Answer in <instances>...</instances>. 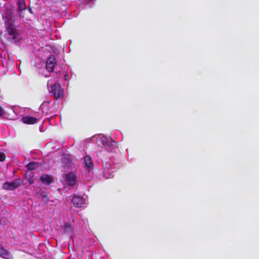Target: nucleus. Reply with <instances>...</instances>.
<instances>
[{
    "label": "nucleus",
    "instance_id": "nucleus-1",
    "mask_svg": "<svg viewBox=\"0 0 259 259\" xmlns=\"http://www.w3.org/2000/svg\"><path fill=\"white\" fill-rule=\"evenodd\" d=\"M5 22L6 30L9 35V38L13 42L16 43L21 39L22 36L19 30H18L14 25L15 19L12 16V12L11 10L7 9L5 12Z\"/></svg>",
    "mask_w": 259,
    "mask_h": 259
},
{
    "label": "nucleus",
    "instance_id": "nucleus-2",
    "mask_svg": "<svg viewBox=\"0 0 259 259\" xmlns=\"http://www.w3.org/2000/svg\"><path fill=\"white\" fill-rule=\"evenodd\" d=\"M58 82V79L53 78L49 80L47 83L49 91L52 94L55 99L63 97V90Z\"/></svg>",
    "mask_w": 259,
    "mask_h": 259
},
{
    "label": "nucleus",
    "instance_id": "nucleus-3",
    "mask_svg": "<svg viewBox=\"0 0 259 259\" xmlns=\"http://www.w3.org/2000/svg\"><path fill=\"white\" fill-rule=\"evenodd\" d=\"M97 142H100L108 151H111L116 147V142L112 140L110 137L100 135L97 138Z\"/></svg>",
    "mask_w": 259,
    "mask_h": 259
},
{
    "label": "nucleus",
    "instance_id": "nucleus-4",
    "mask_svg": "<svg viewBox=\"0 0 259 259\" xmlns=\"http://www.w3.org/2000/svg\"><path fill=\"white\" fill-rule=\"evenodd\" d=\"M87 197L84 194L81 196H74L71 199V203L75 207H85L87 204Z\"/></svg>",
    "mask_w": 259,
    "mask_h": 259
},
{
    "label": "nucleus",
    "instance_id": "nucleus-5",
    "mask_svg": "<svg viewBox=\"0 0 259 259\" xmlns=\"http://www.w3.org/2000/svg\"><path fill=\"white\" fill-rule=\"evenodd\" d=\"M111 164L108 161H106L103 163V176L106 179H110L113 177L114 170L111 167Z\"/></svg>",
    "mask_w": 259,
    "mask_h": 259
},
{
    "label": "nucleus",
    "instance_id": "nucleus-6",
    "mask_svg": "<svg viewBox=\"0 0 259 259\" xmlns=\"http://www.w3.org/2000/svg\"><path fill=\"white\" fill-rule=\"evenodd\" d=\"M20 185V180H15L11 183L6 182L3 185L4 189L8 190H13Z\"/></svg>",
    "mask_w": 259,
    "mask_h": 259
},
{
    "label": "nucleus",
    "instance_id": "nucleus-7",
    "mask_svg": "<svg viewBox=\"0 0 259 259\" xmlns=\"http://www.w3.org/2000/svg\"><path fill=\"white\" fill-rule=\"evenodd\" d=\"M56 59L54 56H50L47 60L46 68L49 72L54 71V68L56 65Z\"/></svg>",
    "mask_w": 259,
    "mask_h": 259
},
{
    "label": "nucleus",
    "instance_id": "nucleus-8",
    "mask_svg": "<svg viewBox=\"0 0 259 259\" xmlns=\"http://www.w3.org/2000/svg\"><path fill=\"white\" fill-rule=\"evenodd\" d=\"M65 182L67 184L70 186L75 185L77 180L76 175L73 172H70L65 175Z\"/></svg>",
    "mask_w": 259,
    "mask_h": 259
},
{
    "label": "nucleus",
    "instance_id": "nucleus-9",
    "mask_svg": "<svg viewBox=\"0 0 259 259\" xmlns=\"http://www.w3.org/2000/svg\"><path fill=\"white\" fill-rule=\"evenodd\" d=\"M83 164L84 168L89 171L91 170L93 168V163L92 159L89 155H86L84 157Z\"/></svg>",
    "mask_w": 259,
    "mask_h": 259
},
{
    "label": "nucleus",
    "instance_id": "nucleus-10",
    "mask_svg": "<svg viewBox=\"0 0 259 259\" xmlns=\"http://www.w3.org/2000/svg\"><path fill=\"white\" fill-rule=\"evenodd\" d=\"M18 12L19 13V16L21 18H24L23 11L26 10V5L24 0H18Z\"/></svg>",
    "mask_w": 259,
    "mask_h": 259
},
{
    "label": "nucleus",
    "instance_id": "nucleus-11",
    "mask_svg": "<svg viewBox=\"0 0 259 259\" xmlns=\"http://www.w3.org/2000/svg\"><path fill=\"white\" fill-rule=\"evenodd\" d=\"M39 119L29 116H25L21 118V121L25 124H34L38 121Z\"/></svg>",
    "mask_w": 259,
    "mask_h": 259
},
{
    "label": "nucleus",
    "instance_id": "nucleus-12",
    "mask_svg": "<svg viewBox=\"0 0 259 259\" xmlns=\"http://www.w3.org/2000/svg\"><path fill=\"white\" fill-rule=\"evenodd\" d=\"M0 256L5 259L13 258V256L10 253L1 246H0Z\"/></svg>",
    "mask_w": 259,
    "mask_h": 259
},
{
    "label": "nucleus",
    "instance_id": "nucleus-13",
    "mask_svg": "<svg viewBox=\"0 0 259 259\" xmlns=\"http://www.w3.org/2000/svg\"><path fill=\"white\" fill-rule=\"evenodd\" d=\"M40 179L44 183L47 185H49L53 182L52 178L47 175H42Z\"/></svg>",
    "mask_w": 259,
    "mask_h": 259
},
{
    "label": "nucleus",
    "instance_id": "nucleus-14",
    "mask_svg": "<svg viewBox=\"0 0 259 259\" xmlns=\"http://www.w3.org/2000/svg\"><path fill=\"white\" fill-rule=\"evenodd\" d=\"M63 229L65 232L71 233L72 232L73 227L70 223L66 222L64 225Z\"/></svg>",
    "mask_w": 259,
    "mask_h": 259
},
{
    "label": "nucleus",
    "instance_id": "nucleus-15",
    "mask_svg": "<svg viewBox=\"0 0 259 259\" xmlns=\"http://www.w3.org/2000/svg\"><path fill=\"white\" fill-rule=\"evenodd\" d=\"M39 164L36 162H31L27 165V168L28 170H33L38 167Z\"/></svg>",
    "mask_w": 259,
    "mask_h": 259
},
{
    "label": "nucleus",
    "instance_id": "nucleus-16",
    "mask_svg": "<svg viewBox=\"0 0 259 259\" xmlns=\"http://www.w3.org/2000/svg\"><path fill=\"white\" fill-rule=\"evenodd\" d=\"M26 179L30 184H33L34 183L32 172L28 171L26 172Z\"/></svg>",
    "mask_w": 259,
    "mask_h": 259
},
{
    "label": "nucleus",
    "instance_id": "nucleus-17",
    "mask_svg": "<svg viewBox=\"0 0 259 259\" xmlns=\"http://www.w3.org/2000/svg\"><path fill=\"white\" fill-rule=\"evenodd\" d=\"M6 158L5 154L3 152H0V161H3Z\"/></svg>",
    "mask_w": 259,
    "mask_h": 259
},
{
    "label": "nucleus",
    "instance_id": "nucleus-18",
    "mask_svg": "<svg viewBox=\"0 0 259 259\" xmlns=\"http://www.w3.org/2000/svg\"><path fill=\"white\" fill-rule=\"evenodd\" d=\"M5 112L3 108L0 106V116L1 117H5Z\"/></svg>",
    "mask_w": 259,
    "mask_h": 259
},
{
    "label": "nucleus",
    "instance_id": "nucleus-19",
    "mask_svg": "<svg viewBox=\"0 0 259 259\" xmlns=\"http://www.w3.org/2000/svg\"><path fill=\"white\" fill-rule=\"evenodd\" d=\"M64 77L65 80H67V79H68V75H66V74H65V75H64Z\"/></svg>",
    "mask_w": 259,
    "mask_h": 259
},
{
    "label": "nucleus",
    "instance_id": "nucleus-20",
    "mask_svg": "<svg viewBox=\"0 0 259 259\" xmlns=\"http://www.w3.org/2000/svg\"><path fill=\"white\" fill-rule=\"evenodd\" d=\"M42 197L44 198H46V197H47V195L46 194H44L42 195Z\"/></svg>",
    "mask_w": 259,
    "mask_h": 259
},
{
    "label": "nucleus",
    "instance_id": "nucleus-21",
    "mask_svg": "<svg viewBox=\"0 0 259 259\" xmlns=\"http://www.w3.org/2000/svg\"><path fill=\"white\" fill-rule=\"evenodd\" d=\"M29 12H30V13H31V9H29Z\"/></svg>",
    "mask_w": 259,
    "mask_h": 259
},
{
    "label": "nucleus",
    "instance_id": "nucleus-22",
    "mask_svg": "<svg viewBox=\"0 0 259 259\" xmlns=\"http://www.w3.org/2000/svg\"><path fill=\"white\" fill-rule=\"evenodd\" d=\"M45 76L46 77H47L48 75H45Z\"/></svg>",
    "mask_w": 259,
    "mask_h": 259
}]
</instances>
